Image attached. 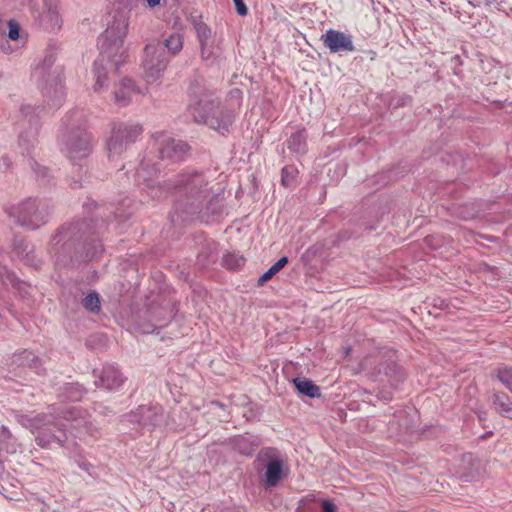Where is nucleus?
Returning <instances> with one entry per match:
<instances>
[{
	"mask_svg": "<svg viewBox=\"0 0 512 512\" xmlns=\"http://www.w3.org/2000/svg\"><path fill=\"white\" fill-rule=\"evenodd\" d=\"M41 107L23 105L20 109L22 117L18 124L19 137L18 146L22 155H29L31 149L35 146L40 127Z\"/></svg>",
	"mask_w": 512,
	"mask_h": 512,
	"instance_id": "obj_10",
	"label": "nucleus"
},
{
	"mask_svg": "<svg viewBox=\"0 0 512 512\" xmlns=\"http://www.w3.org/2000/svg\"><path fill=\"white\" fill-rule=\"evenodd\" d=\"M151 44L161 45V50H164L166 55L171 58L182 50L183 36L178 32H172L167 36L163 35L162 40L152 42Z\"/></svg>",
	"mask_w": 512,
	"mask_h": 512,
	"instance_id": "obj_20",
	"label": "nucleus"
},
{
	"mask_svg": "<svg viewBox=\"0 0 512 512\" xmlns=\"http://www.w3.org/2000/svg\"><path fill=\"white\" fill-rule=\"evenodd\" d=\"M36 166H37V169H36L35 167H33V169L35 170V172H36L37 174H40V173H41V175H42L43 177H45V176L47 175V172H48V171H47V169H46L45 167H40V166H39V165H37V164H36Z\"/></svg>",
	"mask_w": 512,
	"mask_h": 512,
	"instance_id": "obj_44",
	"label": "nucleus"
},
{
	"mask_svg": "<svg viewBox=\"0 0 512 512\" xmlns=\"http://www.w3.org/2000/svg\"><path fill=\"white\" fill-rule=\"evenodd\" d=\"M18 423L35 435L38 446L47 448L52 444L63 446L68 433L82 439L92 435V423L87 413L77 407L51 405L47 412L36 415L18 414Z\"/></svg>",
	"mask_w": 512,
	"mask_h": 512,
	"instance_id": "obj_2",
	"label": "nucleus"
},
{
	"mask_svg": "<svg viewBox=\"0 0 512 512\" xmlns=\"http://www.w3.org/2000/svg\"><path fill=\"white\" fill-rule=\"evenodd\" d=\"M288 263V258L283 256L279 258L260 278L258 284L262 286L265 282L270 280L276 273H278Z\"/></svg>",
	"mask_w": 512,
	"mask_h": 512,
	"instance_id": "obj_32",
	"label": "nucleus"
},
{
	"mask_svg": "<svg viewBox=\"0 0 512 512\" xmlns=\"http://www.w3.org/2000/svg\"><path fill=\"white\" fill-rule=\"evenodd\" d=\"M382 397H383L384 400H390L391 399V397L388 396V395H383Z\"/></svg>",
	"mask_w": 512,
	"mask_h": 512,
	"instance_id": "obj_50",
	"label": "nucleus"
},
{
	"mask_svg": "<svg viewBox=\"0 0 512 512\" xmlns=\"http://www.w3.org/2000/svg\"><path fill=\"white\" fill-rule=\"evenodd\" d=\"M321 41L331 53L355 51L352 37L339 30H327L321 35Z\"/></svg>",
	"mask_w": 512,
	"mask_h": 512,
	"instance_id": "obj_17",
	"label": "nucleus"
},
{
	"mask_svg": "<svg viewBox=\"0 0 512 512\" xmlns=\"http://www.w3.org/2000/svg\"><path fill=\"white\" fill-rule=\"evenodd\" d=\"M128 29V17L125 12H116L106 30L98 38L99 57L94 61L96 83L94 90L100 91L106 86L107 65L116 70L125 62L127 50L124 48V38Z\"/></svg>",
	"mask_w": 512,
	"mask_h": 512,
	"instance_id": "obj_5",
	"label": "nucleus"
},
{
	"mask_svg": "<svg viewBox=\"0 0 512 512\" xmlns=\"http://www.w3.org/2000/svg\"><path fill=\"white\" fill-rule=\"evenodd\" d=\"M142 133L138 124L116 123L113 125L111 135L106 141L108 158L115 160L132 145Z\"/></svg>",
	"mask_w": 512,
	"mask_h": 512,
	"instance_id": "obj_11",
	"label": "nucleus"
},
{
	"mask_svg": "<svg viewBox=\"0 0 512 512\" xmlns=\"http://www.w3.org/2000/svg\"><path fill=\"white\" fill-rule=\"evenodd\" d=\"M20 4H24L26 0H19Z\"/></svg>",
	"mask_w": 512,
	"mask_h": 512,
	"instance_id": "obj_51",
	"label": "nucleus"
},
{
	"mask_svg": "<svg viewBox=\"0 0 512 512\" xmlns=\"http://www.w3.org/2000/svg\"><path fill=\"white\" fill-rule=\"evenodd\" d=\"M130 204V199H124L119 203V206L113 212L116 220L124 221L131 216L132 211L129 210Z\"/></svg>",
	"mask_w": 512,
	"mask_h": 512,
	"instance_id": "obj_35",
	"label": "nucleus"
},
{
	"mask_svg": "<svg viewBox=\"0 0 512 512\" xmlns=\"http://www.w3.org/2000/svg\"><path fill=\"white\" fill-rule=\"evenodd\" d=\"M297 174H298V170L295 166L287 165V166L283 167L282 172H281L282 185L285 187L291 186L295 182Z\"/></svg>",
	"mask_w": 512,
	"mask_h": 512,
	"instance_id": "obj_33",
	"label": "nucleus"
},
{
	"mask_svg": "<svg viewBox=\"0 0 512 512\" xmlns=\"http://www.w3.org/2000/svg\"><path fill=\"white\" fill-rule=\"evenodd\" d=\"M194 29L196 31L199 44L217 39L212 30L202 21H194Z\"/></svg>",
	"mask_w": 512,
	"mask_h": 512,
	"instance_id": "obj_30",
	"label": "nucleus"
},
{
	"mask_svg": "<svg viewBox=\"0 0 512 512\" xmlns=\"http://www.w3.org/2000/svg\"><path fill=\"white\" fill-rule=\"evenodd\" d=\"M11 160L9 157L7 156H3L1 159H0V171L2 172H6L7 170L10 169L11 167Z\"/></svg>",
	"mask_w": 512,
	"mask_h": 512,
	"instance_id": "obj_42",
	"label": "nucleus"
},
{
	"mask_svg": "<svg viewBox=\"0 0 512 512\" xmlns=\"http://www.w3.org/2000/svg\"><path fill=\"white\" fill-rule=\"evenodd\" d=\"M170 58L161 45L147 44L144 48V58L142 61L143 77L148 83L158 80L166 69Z\"/></svg>",
	"mask_w": 512,
	"mask_h": 512,
	"instance_id": "obj_13",
	"label": "nucleus"
},
{
	"mask_svg": "<svg viewBox=\"0 0 512 512\" xmlns=\"http://www.w3.org/2000/svg\"><path fill=\"white\" fill-rule=\"evenodd\" d=\"M8 27V39L21 45H25L27 41V35L22 32L19 23L15 19H10L7 22Z\"/></svg>",
	"mask_w": 512,
	"mask_h": 512,
	"instance_id": "obj_28",
	"label": "nucleus"
},
{
	"mask_svg": "<svg viewBox=\"0 0 512 512\" xmlns=\"http://www.w3.org/2000/svg\"><path fill=\"white\" fill-rule=\"evenodd\" d=\"M13 221L26 229L36 230L47 221V205L37 198H27L5 208Z\"/></svg>",
	"mask_w": 512,
	"mask_h": 512,
	"instance_id": "obj_8",
	"label": "nucleus"
},
{
	"mask_svg": "<svg viewBox=\"0 0 512 512\" xmlns=\"http://www.w3.org/2000/svg\"><path fill=\"white\" fill-rule=\"evenodd\" d=\"M153 160L154 156H144L136 170L135 182L142 193L141 202L160 198L173 190L177 197L170 214L174 224L194 218L209 222L211 218L223 213L222 197L212 191L211 182L205 173L184 172L177 177L172 187L162 186L154 179L160 168Z\"/></svg>",
	"mask_w": 512,
	"mask_h": 512,
	"instance_id": "obj_1",
	"label": "nucleus"
},
{
	"mask_svg": "<svg viewBox=\"0 0 512 512\" xmlns=\"http://www.w3.org/2000/svg\"><path fill=\"white\" fill-rule=\"evenodd\" d=\"M174 315L175 307L170 306L169 303L162 307L159 312L154 308L150 309V317L157 322L158 327L164 326Z\"/></svg>",
	"mask_w": 512,
	"mask_h": 512,
	"instance_id": "obj_26",
	"label": "nucleus"
},
{
	"mask_svg": "<svg viewBox=\"0 0 512 512\" xmlns=\"http://www.w3.org/2000/svg\"><path fill=\"white\" fill-rule=\"evenodd\" d=\"M29 245L23 239H15L14 241V250L19 257H28L29 255Z\"/></svg>",
	"mask_w": 512,
	"mask_h": 512,
	"instance_id": "obj_37",
	"label": "nucleus"
},
{
	"mask_svg": "<svg viewBox=\"0 0 512 512\" xmlns=\"http://www.w3.org/2000/svg\"><path fill=\"white\" fill-rule=\"evenodd\" d=\"M474 460L475 459L472 454H467V455H464V457H463V461H465V462L467 461V462L471 463L472 465H473Z\"/></svg>",
	"mask_w": 512,
	"mask_h": 512,
	"instance_id": "obj_47",
	"label": "nucleus"
},
{
	"mask_svg": "<svg viewBox=\"0 0 512 512\" xmlns=\"http://www.w3.org/2000/svg\"><path fill=\"white\" fill-rule=\"evenodd\" d=\"M234 450L243 455H251L258 446V442L252 436L238 435L231 440Z\"/></svg>",
	"mask_w": 512,
	"mask_h": 512,
	"instance_id": "obj_22",
	"label": "nucleus"
},
{
	"mask_svg": "<svg viewBox=\"0 0 512 512\" xmlns=\"http://www.w3.org/2000/svg\"><path fill=\"white\" fill-rule=\"evenodd\" d=\"M3 78V73L0 72V80Z\"/></svg>",
	"mask_w": 512,
	"mask_h": 512,
	"instance_id": "obj_52",
	"label": "nucleus"
},
{
	"mask_svg": "<svg viewBox=\"0 0 512 512\" xmlns=\"http://www.w3.org/2000/svg\"><path fill=\"white\" fill-rule=\"evenodd\" d=\"M293 384L297 391L309 398H319L321 396L320 388L310 379L294 378Z\"/></svg>",
	"mask_w": 512,
	"mask_h": 512,
	"instance_id": "obj_23",
	"label": "nucleus"
},
{
	"mask_svg": "<svg viewBox=\"0 0 512 512\" xmlns=\"http://www.w3.org/2000/svg\"><path fill=\"white\" fill-rule=\"evenodd\" d=\"M24 45L18 44H10L7 40L0 43V50L5 54H13L16 53L21 47Z\"/></svg>",
	"mask_w": 512,
	"mask_h": 512,
	"instance_id": "obj_39",
	"label": "nucleus"
},
{
	"mask_svg": "<svg viewBox=\"0 0 512 512\" xmlns=\"http://www.w3.org/2000/svg\"><path fill=\"white\" fill-rule=\"evenodd\" d=\"M410 102H411V97L408 95L402 94V95L395 96L391 100L390 106H392L393 108H398V107L406 106Z\"/></svg>",
	"mask_w": 512,
	"mask_h": 512,
	"instance_id": "obj_38",
	"label": "nucleus"
},
{
	"mask_svg": "<svg viewBox=\"0 0 512 512\" xmlns=\"http://www.w3.org/2000/svg\"><path fill=\"white\" fill-rule=\"evenodd\" d=\"M399 378L400 379H403L404 378V373L402 371H399Z\"/></svg>",
	"mask_w": 512,
	"mask_h": 512,
	"instance_id": "obj_49",
	"label": "nucleus"
},
{
	"mask_svg": "<svg viewBox=\"0 0 512 512\" xmlns=\"http://www.w3.org/2000/svg\"><path fill=\"white\" fill-rule=\"evenodd\" d=\"M462 477L465 479V481H468L474 477L473 471H469L462 475Z\"/></svg>",
	"mask_w": 512,
	"mask_h": 512,
	"instance_id": "obj_48",
	"label": "nucleus"
},
{
	"mask_svg": "<svg viewBox=\"0 0 512 512\" xmlns=\"http://www.w3.org/2000/svg\"><path fill=\"white\" fill-rule=\"evenodd\" d=\"M188 112L197 123H205L221 134L229 132L235 115L232 109L215 99L201 98L188 106Z\"/></svg>",
	"mask_w": 512,
	"mask_h": 512,
	"instance_id": "obj_7",
	"label": "nucleus"
},
{
	"mask_svg": "<svg viewBox=\"0 0 512 512\" xmlns=\"http://www.w3.org/2000/svg\"><path fill=\"white\" fill-rule=\"evenodd\" d=\"M78 465L81 469L90 473V467H92L90 464L85 463V462H78Z\"/></svg>",
	"mask_w": 512,
	"mask_h": 512,
	"instance_id": "obj_46",
	"label": "nucleus"
},
{
	"mask_svg": "<svg viewBox=\"0 0 512 512\" xmlns=\"http://www.w3.org/2000/svg\"><path fill=\"white\" fill-rule=\"evenodd\" d=\"M150 8H154L160 4L161 0H145Z\"/></svg>",
	"mask_w": 512,
	"mask_h": 512,
	"instance_id": "obj_45",
	"label": "nucleus"
},
{
	"mask_svg": "<svg viewBox=\"0 0 512 512\" xmlns=\"http://www.w3.org/2000/svg\"><path fill=\"white\" fill-rule=\"evenodd\" d=\"M55 61V50L47 49L44 57L33 66L31 73L51 108H59L66 97L63 86V68L60 65H55Z\"/></svg>",
	"mask_w": 512,
	"mask_h": 512,
	"instance_id": "obj_6",
	"label": "nucleus"
},
{
	"mask_svg": "<svg viewBox=\"0 0 512 512\" xmlns=\"http://www.w3.org/2000/svg\"><path fill=\"white\" fill-rule=\"evenodd\" d=\"M404 411H399L398 415H394V419L390 422L391 424L396 423L401 430H409L412 427V424L407 420H401L402 414Z\"/></svg>",
	"mask_w": 512,
	"mask_h": 512,
	"instance_id": "obj_40",
	"label": "nucleus"
},
{
	"mask_svg": "<svg viewBox=\"0 0 512 512\" xmlns=\"http://www.w3.org/2000/svg\"><path fill=\"white\" fill-rule=\"evenodd\" d=\"M154 146L161 160L172 162L182 161L188 152V145L184 141L164 132L155 135Z\"/></svg>",
	"mask_w": 512,
	"mask_h": 512,
	"instance_id": "obj_14",
	"label": "nucleus"
},
{
	"mask_svg": "<svg viewBox=\"0 0 512 512\" xmlns=\"http://www.w3.org/2000/svg\"><path fill=\"white\" fill-rule=\"evenodd\" d=\"M170 58L161 45L147 44L144 48V58L142 61L143 77L148 83L158 80L166 69Z\"/></svg>",
	"mask_w": 512,
	"mask_h": 512,
	"instance_id": "obj_12",
	"label": "nucleus"
},
{
	"mask_svg": "<svg viewBox=\"0 0 512 512\" xmlns=\"http://www.w3.org/2000/svg\"><path fill=\"white\" fill-rule=\"evenodd\" d=\"M201 58L208 64L212 65L218 62L222 57V48L220 42L215 39L210 42L200 44Z\"/></svg>",
	"mask_w": 512,
	"mask_h": 512,
	"instance_id": "obj_21",
	"label": "nucleus"
},
{
	"mask_svg": "<svg viewBox=\"0 0 512 512\" xmlns=\"http://www.w3.org/2000/svg\"><path fill=\"white\" fill-rule=\"evenodd\" d=\"M140 90L135 86L129 78H123L114 89V102L120 107L127 106L132 97L139 94Z\"/></svg>",
	"mask_w": 512,
	"mask_h": 512,
	"instance_id": "obj_19",
	"label": "nucleus"
},
{
	"mask_svg": "<svg viewBox=\"0 0 512 512\" xmlns=\"http://www.w3.org/2000/svg\"><path fill=\"white\" fill-rule=\"evenodd\" d=\"M322 512H336V506L329 500H323Z\"/></svg>",
	"mask_w": 512,
	"mask_h": 512,
	"instance_id": "obj_43",
	"label": "nucleus"
},
{
	"mask_svg": "<svg viewBox=\"0 0 512 512\" xmlns=\"http://www.w3.org/2000/svg\"><path fill=\"white\" fill-rule=\"evenodd\" d=\"M306 138L305 130H298L292 133L287 140V148L292 153L303 155L306 152Z\"/></svg>",
	"mask_w": 512,
	"mask_h": 512,
	"instance_id": "obj_24",
	"label": "nucleus"
},
{
	"mask_svg": "<svg viewBox=\"0 0 512 512\" xmlns=\"http://www.w3.org/2000/svg\"><path fill=\"white\" fill-rule=\"evenodd\" d=\"M255 462L262 484L267 488L276 487L284 475V457L281 452L273 447L262 448Z\"/></svg>",
	"mask_w": 512,
	"mask_h": 512,
	"instance_id": "obj_9",
	"label": "nucleus"
},
{
	"mask_svg": "<svg viewBox=\"0 0 512 512\" xmlns=\"http://www.w3.org/2000/svg\"><path fill=\"white\" fill-rule=\"evenodd\" d=\"M31 13L34 22L45 31L56 32L62 26L57 0H43L41 9L31 6Z\"/></svg>",
	"mask_w": 512,
	"mask_h": 512,
	"instance_id": "obj_15",
	"label": "nucleus"
},
{
	"mask_svg": "<svg viewBox=\"0 0 512 512\" xmlns=\"http://www.w3.org/2000/svg\"><path fill=\"white\" fill-rule=\"evenodd\" d=\"M58 141L61 152L72 162L77 172V178L73 176L70 185L74 189L80 188L84 161L91 155L94 146V138L86 129L82 111L74 110L66 115Z\"/></svg>",
	"mask_w": 512,
	"mask_h": 512,
	"instance_id": "obj_4",
	"label": "nucleus"
},
{
	"mask_svg": "<svg viewBox=\"0 0 512 512\" xmlns=\"http://www.w3.org/2000/svg\"><path fill=\"white\" fill-rule=\"evenodd\" d=\"M126 378L121 371L114 365H105L95 380V385L98 388H104L108 391L118 390Z\"/></svg>",
	"mask_w": 512,
	"mask_h": 512,
	"instance_id": "obj_18",
	"label": "nucleus"
},
{
	"mask_svg": "<svg viewBox=\"0 0 512 512\" xmlns=\"http://www.w3.org/2000/svg\"><path fill=\"white\" fill-rule=\"evenodd\" d=\"M15 362L19 366L38 369L39 359L32 351L24 350L15 357Z\"/></svg>",
	"mask_w": 512,
	"mask_h": 512,
	"instance_id": "obj_31",
	"label": "nucleus"
},
{
	"mask_svg": "<svg viewBox=\"0 0 512 512\" xmlns=\"http://www.w3.org/2000/svg\"><path fill=\"white\" fill-rule=\"evenodd\" d=\"M81 304L85 310L93 314H98L101 310L100 296L95 291L88 293L82 299Z\"/></svg>",
	"mask_w": 512,
	"mask_h": 512,
	"instance_id": "obj_29",
	"label": "nucleus"
},
{
	"mask_svg": "<svg viewBox=\"0 0 512 512\" xmlns=\"http://www.w3.org/2000/svg\"><path fill=\"white\" fill-rule=\"evenodd\" d=\"M103 251L87 220L63 225L51 240L49 253L56 268L78 266L93 260Z\"/></svg>",
	"mask_w": 512,
	"mask_h": 512,
	"instance_id": "obj_3",
	"label": "nucleus"
},
{
	"mask_svg": "<svg viewBox=\"0 0 512 512\" xmlns=\"http://www.w3.org/2000/svg\"><path fill=\"white\" fill-rule=\"evenodd\" d=\"M223 264L231 270H238L245 264V258L235 253H229L224 256Z\"/></svg>",
	"mask_w": 512,
	"mask_h": 512,
	"instance_id": "obj_34",
	"label": "nucleus"
},
{
	"mask_svg": "<svg viewBox=\"0 0 512 512\" xmlns=\"http://www.w3.org/2000/svg\"><path fill=\"white\" fill-rule=\"evenodd\" d=\"M233 2H234L237 13L240 16H246L248 13V8H247L246 4L244 3V1L243 0H233Z\"/></svg>",
	"mask_w": 512,
	"mask_h": 512,
	"instance_id": "obj_41",
	"label": "nucleus"
},
{
	"mask_svg": "<svg viewBox=\"0 0 512 512\" xmlns=\"http://www.w3.org/2000/svg\"><path fill=\"white\" fill-rule=\"evenodd\" d=\"M493 376L512 393V367L502 364L494 369Z\"/></svg>",
	"mask_w": 512,
	"mask_h": 512,
	"instance_id": "obj_27",
	"label": "nucleus"
},
{
	"mask_svg": "<svg viewBox=\"0 0 512 512\" xmlns=\"http://www.w3.org/2000/svg\"><path fill=\"white\" fill-rule=\"evenodd\" d=\"M215 244L210 243L207 245V248L205 251H202L198 255V261L203 267H206L210 264L211 261H214L213 258V250L215 249Z\"/></svg>",
	"mask_w": 512,
	"mask_h": 512,
	"instance_id": "obj_36",
	"label": "nucleus"
},
{
	"mask_svg": "<svg viewBox=\"0 0 512 512\" xmlns=\"http://www.w3.org/2000/svg\"><path fill=\"white\" fill-rule=\"evenodd\" d=\"M128 422L138 424L143 428L159 426L163 422V409L158 405H141L136 410L124 416Z\"/></svg>",
	"mask_w": 512,
	"mask_h": 512,
	"instance_id": "obj_16",
	"label": "nucleus"
},
{
	"mask_svg": "<svg viewBox=\"0 0 512 512\" xmlns=\"http://www.w3.org/2000/svg\"><path fill=\"white\" fill-rule=\"evenodd\" d=\"M60 390L59 397L69 401H79L85 393V389L79 383H65Z\"/></svg>",
	"mask_w": 512,
	"mask_h": 512,
	"instance_id": "obj_25",
	"label": "nucleus"
}]
</instances>
